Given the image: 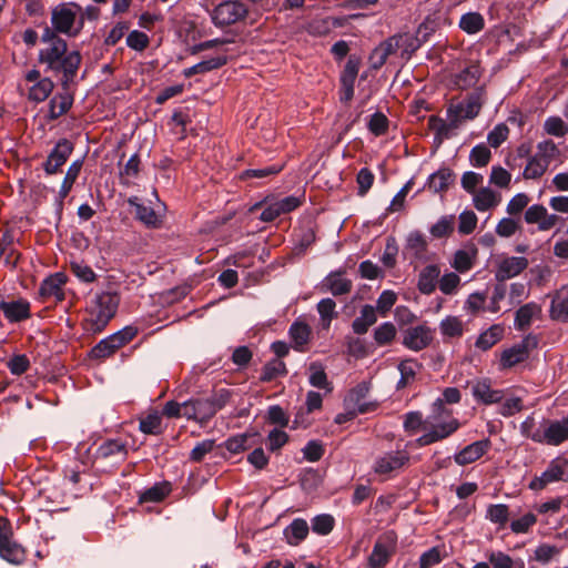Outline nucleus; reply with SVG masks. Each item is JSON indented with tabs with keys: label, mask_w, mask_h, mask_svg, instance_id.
<instances>
[{
	"label": "nucleus",
	"mask_w": 568,
	"mask_h": 568,
	"mask_svg": "<svg viewBox=\"0 0 568 568\" xmlns=\"http://www.w3.org/2000/svg\"><path fill=\"white\" fill-rule=\"evenodd\" d=\"M361 60L356 55H351L341 74V83H354L358 74Z\"/></svg>",
	"instance_id": "obj_61"
},
{
	"label": "nucleus",
	"mask_w": 568,
	"mask_h": 568,
	"mask_svg": "<svg viewBox=\"0 0 568 568\" xmlns=\"http://www.w3.org/2000/svg\"><path fill=\"white\" fill-rule=\"evenodd\" d=\"M172 491L170 481L155 483L152 487L146 488L139 496V501L143 503H160Z\"/></svg>",
	"instance_id": "obj_35"
},
{
	"label": "nucleus",
	"mask_w": 568,
	"mask_h": 568,
	"mask_svg": "<svg viewBox=\"0 0 568 568\" xmlns=\"http://www.w3.org/2000/svg\"><path fill=\"white\" fill-rule=\"evenodd\" d=\"M430 416L426 419L423 418V414L418 410L408 412L404 416L403 427L407 433H416L418 429L427 430L430 425Z\"/></svg>",
	"instance_id": "obj_45"
},
{
	"label": "nucleus",
	"mask_w": 568,
	"mask_h": 568,
	"mask_svg": "<svg viewBox=\"0 0 568 568\" xmlns=\"http://www.w3.org/2000/svg\"><path fill=\"white\" fill-rule=\"evenodd\" d=\"M345 270L331 272L323 281L325 286L334 296H342L352 291L353 283L351 280L343 277Z\"/></svg>",
	"instance_id": "obj_22"
},
{
	"label": "nucleus",
	"mask_w": 568,
	"mask_h": 568,
	"mask_svg": "<svg viewBox=\"0 0 568 568\" xmlns=\"http://www.w3.org/2000/svg\"><path fill=\"white\" fill-rule=\"evenodd\" d=\"M455 180V173L449 168H442L435 173L430 174L427 181V185L435 193L447 191L449 185Z\"/></svg>",
	"instance_id": "obj_30"
},
{
	"label": "nucleus",
	"mask_w": 568,
	"mask_h": 568,
	"mask_svg": "<svg viewBox=\"0 0 568 568\" xmlns=\"http://www.w3.org/2000/svg\"><path fill=\"white\" fill-rule=\"evenodd\" d=\"M234 392L229 388L214 389L206 397L197 398V414L201 416V425L207 424L215 414L223 409L233 397Z\"/></svg>",
	"instance_id": "obj_7"
},
{
	"label": "nucleus",
	"mask_w": 568,
	"mask_h": 568,
	"mask_svg": "<svg viewBox=\"0 0 568 568\" xmlns=\"http://www.w3.org/2000/svg\"><path fill=\"white\" fill-rule=\"evenodd\" d=\"M549 315L554 321L568 323V287H561L555 293Z\"/></svg>",
	"instance_id": "obj_24"
},
{
	"label": "nucleus",
	"mask_w": 568,
	"mask_h": 568,
	"mask_svg": "<svg viewBox=\"0 0 568 568\" xmlns=\"http://www.w3.org/2000/svg\"><path fill=\"white\" fill-rule=\"evenodd\" d=\"M561 552V548L549 544H540L534 554V559L542 565H547L552 558Z\"/></svg>",
	"instance_id": "obj_62"
},
{
	"label": "nucleus",
	"mask_w": 568,
	"mask_h": 568,
	"mask_svg": "<svg viewBox=\"0 0 568 568\" xmlns=\"http://www.w3.org/2000/svg\"><path fill=\"white\" fill-rule=\"evenodd\" d=\"M455 216L444 215L432 227L429 232L435 239H443L449 236L454 232Z\"/></svg>",
	"instance_id": "obj_51"
},
{
	"label": "nucleus",
	"mask_w": 568,
	"mask_h": 568,
	"mask_svg": "<svg viewBox=\"0 0 568 568\" xmlns=\"http://www.w3.org/2000/svg\"><path fill=\"white\" fill-rule=\"evenodd\" d=\"M548 165L549 163L547 159L545 160L542 158H539V155L530 156L524 170L523 176L526 180L538 179L546 172Z\"/></svg>",
	"instance_id": "obj_50"
},
{
	"label": "nucleus",
	"mask_w": 568,
	"mask_h": 568,
	"mask_svg": "<svg viewBox=\"0 0 568 568\" xmlns=\"http://www.w3.org/2000/svg\"><path fill=\"white\" fill-rule=\"evenodd\" d=\"M490 447L491 442L489 438L474 442L455 454L454 460L459 466L471 464L483 457L490 449Z\"/></svg>",
	"instance_id": "obj_15"
},
{
	"label": "nucleus",
	"mask_w": 568,
	"mask_h": 568,
	"mask_svg": "<svg viewBox=\"0 0 568 568\" xmlns=\"http://www.w3.org/2000/svg\"><path fill=\"white\" fill-rule=\"evenodd\" d=\"M480 78L479 65L471 64L463 69L456 77V83L463 89L473 87Z\"/></svg>",
	"instance_id": "obj_52"
},
{
	"label": "nucleus",
	"mask_w": 568,
	"mask_h": 568,
	"mask_svg": "<svg viewBox=\"0 0 568 568\" xmlns=\"http://www.w3.org/2000/svg\"><path fill=\"white\" fill-rule=\"evenodd\" d=\"M150 44V38L146 33L133 30L126 37V45L135 51H144Z\"/></svg>",
	"instance_id": "obj_64"
},
{
	"label": "nucleus",
	"mask_w": 568,
	"mask_h": 568,
	"mask_svg": "<svg viewBox=\"0 0 568 568\" xmlns=\"http://www.w3.org/2000/svg\"><path fill=\"white\" fill-rule=\"evenodd\" d=\"M538 339L535 335L528 334L518 344L505 349L500 355V366L503 369L511 368L517 364L525 362L531 349L536 348Z\"/></svg>",
	"instance_id": "obj_9"
},
{
	"label": "nucleus",
	"mask_w": 568,
	"mask_h": 568,
	"mask_svg": "<svg viewBox=\"0 0 568 568\" xmlns=\"http://www.w3.org/2000/svg\"><path fill=\"white\" fill-rule=\"evenodd\" d=\"M73 143L68 139H60L54 148L50 151L43 163V170L48 175L57 174L65 164L69 156L73 152Z\"/></svg>",
	"instance_id": "obj_12"
},
{
	"label": "nucleus",
	"mask_w": 568,
	"mask_h": 568,
	"mask_svg": "<svg viewBox=\"0 0 568 568\" xmlns=\"http://www.w3.org/2000/svg\"><path fill=\"white\" fill-rule=\"evenodd\" d=\"M54 89V83L50 78H42L29 90V99L34 102H43L49 98Z\"/></svg>",
	"instance_id": "obj_43"
},
{
	"label": "nucleus",
	"mask_w": 568,
	"mask_h": 568,
	"mask_svg": "<svg viewBox=\"0 0 568 568\" xmlns=\"http://www.w3.org/2000/svg\"><path fill=\"white\" fill-rule=\"evenodd\" d=\"M310 531V526L307 521L303 518H295L293 521L284 529V537L286 541L292 546H297L303 540L306 539Z\"/></svg>",
	"instance_id": "obj_27"
},
{
	"label": "nucleus",
	"mask_w": 568,
	"mask_h": 568,
	"mask_svg": "<svg viewBox=\"0 0 568 568\" xmlns=\"http://www.w3.org/2000/svg\"><path fill=\"white\" fill-rule=\"evenodd\" d=\"M70 88L62 89L49 102V120L53 121L65 114L72 106L74 98Z\"/></svg>",
	"instance_id": "obj_21"
},
{
	"label": "nucleus",
	"mask_w": 568,
	"mask_h": 568,
	"mask_svg": "<svg viewBox=\"0 0 568 568\" xmlns=\"http://www.w3.org/2000/svg\"><path fill=\"white\" fill-rule=\"evenodd\" d=\"M288 334L294 342V348L303 352L304 346L310 342L312 334L311 327L304 322H294L288 331Z\"/></svg>",
	"instance_id": "obj_36"
},
{
	"label": "nucleus",
	"mask_w": 568,
	"mask_h": 568,
	"mask_svg": "<svg viewBox=\"0 0 568 568\" xmlns=\"http://www.w3.org/2000/svg\"><path fill=\"white\" fill-rule=\"evenodd\" d=\"M310 377L308 382L313 387L321 389H329V382L325 373V368L320 362H313L308 366Z\"/></svg>",
	"instance_id": "obj_49"
},
{
	"label": "nucleus",
	"mask_w": 568,
	"mask_h": 568,
	"mask_svg": "<svg viewBox=\"0 0 568 568\" xmlns=\"http://www.w3.org/2000/svg\"><path fill=\"white\" fill-rule=\"evenodd\" d=\"M287 368L284 362L281 359L268 361L262 368L260 381L263 383H270L278 376H285Z\"/></svg>",
	"instance_id": "obj_46"
},
{
	"label": "nucleus",
	"mask_w": 568,
	"mask_h": 568,
	"mask_svg": "<svg viewBox=\"0 0 568 568\" xmlns=\"http://www.w3.org/2000/svg\"><path fill=\"white\" fill-rule=\"evenodd\" d=\"M490 159L491 152L489 148L484 143H479L470 150L469 162L475 168L486 166L489 163Z\"/></svg>",
	"instance_id": "obj_53"
},
{
	"label": "nucleus",
	"mask_w": 568,
	"mask_h": 568,
	"mask_svg": "<svg viewBox=\"0 0 568 568\" xmlns=\"http://www.w3.org/2000/svg\"><path fill=\"white\" fill-rule=\"evenodd\" d=\"M547 134L562 138L568 133V124L560 116H549L544 122Z\"/></svg>",
	"instance_id": "obj_59"
},
{
	"label": "nucleus",
	"mask_w": 568,
	"mask_h": 568,
	"mask_svg": "<svg viewBox=\"0 0 568 568\" xmlns=\"http://www.w3.org/2000/svg\"><path fill=\"white\" fill-rule=\"evenodd\" d=\"M459 28L468 34H476L485 28L484 17L479 12H467L460 17Z\"/></svg>",
	"instance_id": "obj_41"
},
{
	"label": "nucleus",
	"mask_w": 568,
	"mask_h": 568,
	"mask_svg": "<svg viewBox=\"0 0 568 568\" xmlns=\"http://www.w3.org/2000/svg\"><path fill=\"white\" fill-rule=\"evenodd\" d=\"M120 304L116 292L97 293L87 306L88 316L82 321V328L89 335L102 333L115 316Z\"/></svg>",
	"instance_id": "obj_2"
},
{
	"label": "nucleus",
	"mask_w": 568,
	"mask_h": 568,
	"mask_svg": "<svg viewBox=\"0 0 568 568\" xmlns=\"http://www.w3.org/2000/svg\"><path fill=\"white\" fill-rule=\"evenodd\" d=\"M316 308L321 316L323 328L328 329L332 321L338 315V313L335 311V301L329 297L323 298L317 303Z\"/></svg>",
	"instance_id": "obj_47"
},
{
	"label": "nucleus",
	"mask_w": 568,
	"mask_h": 568,
	"mask_svg": "<svg viewBox=\"0 0 568 568\" xmlns=\"http://www.w3.org/2000/svg\"><path fill=\"white\" fill-rule=\"evenodd\" d=\"M126 443L121 439H106L99 445L94 453L98 463H105L112 466L123 463L128 457Z\"/></svg>",
	"instance_id": "obj_10"
},
{
	"label": "nucleus",
	"mask_w": 568,
	"mask_h": 568,
	"mask_svg": "<svg viewBox=\"0 0 568 568\" xmlns=\"http://www.w3.org/2000/svg\"><path fill=\"white\" fill-rule=\"evenodd\" d=\"M498 203L499 197L493 190L488 187H481L474 195V205L479 212L488 211L489 209L496 206Z\"/></svg>",
	"instance_id": "obj_44"
},
{
	"label": "nucleus",
	"mask_w": 568,
	"mask_h": 568,
	"mask_svg": "<svg viewBox=\"0 0 568 568\" xmlns=\"http://www.w3.org/2000/svg\"><path fill=\"white\" fill-rule=\"evenodd\" d=\"M395 336L396 327L390 322H385L381 324L374 331V339L381 346L388 345L389 343H392Z\"/></svg>",
	"instance_id": "obj_58"
},
{
	"label": "nucleus",
	"mask_w": 568,
	"mask_h": 568,
	"mask_svg": "<svg viewBox=\"0 0 568 568\" xmlns=\"http://www.w3.org/2000/svg\"><path fill=\"white\" fill-rule=\"evenodd\" d=\"M528 266V260L521 256H509L503 258L495 272L497 282L505 283L507 280L519 275Z\"/></svg>",
	"instance_id": "obj_13"
},
{
	"label": "nucleus",
	"mask_w": 568,
	"mask_h": 568,
	"mask_svg": "<svg viewBox=\"0 0 568 568\" xmlns=\"http://www.w3.org/2000/svg\"><path fill=\"white\" fill-rule=\"evenodd\" d=\"M509 507L505 504H493L487 507L486 519L497 525L498 528H505L509 521Z\"/></svg>",
	"instance_id": "obj_42"
},
{
	"label": "nucleus",
	"mask_w": 568,
	"mask_h": 568,
	"mask_svg": "<svg viewBox=\"0 0 568 568\" xmlns=\"http://www.w3.org/2000/svg\"><path fill=\"white\" fill-rule=\"evenodd\" d=\"M131 207L134 209V216L138 221L149 229H160L162 226V216L154 209L140 202L138 196H131L128 200Z\"/></svg>",
	"instance_id": "obj_17"
},
{
	"label": "nucleus",
	"mask_w": 568,
	"mask_h": 568,
	"mask_svg": "<svg viewBox=\"0 0 568 568\" xmlns=\"http://www.w3.org/2000/svg\"><path fill=\"white\" fill-rule=\"evenodd\" d=\"M369 392V384L366 382H362L357 384L354 388H352L348 395L345 397V406L346 408L355 407L357 412L361 414H366L375 410V403H365L363 402Z\"/></svg>",
	"instance_id": "obj_18"
},
{
	"label": "nucleus",
	"mask_w": 568,
	"mask_h": 568,
	"mask_svg": "<svg viewBox=\"0 0 568 568\" xmlns=\"http://www.w3.org/2000/svg\"><path fill=\"white\" fill-rule=\"evenodd\" d=\"M440 332L447 337H459L463 335V323L456 316H447L440 322Z\"/></svg>",
	"instance_id": "obj_60"
},
{
	"label": "nucleus",
	"mask_w": 568,
	"mask_h": 568,
	"mask_svg": "<svg viewBox=\"0 0 568 568\" xmlns=\"http://www.w3.org/2000/svg\"><path fill=\"white\" fill-rule=\"evenodd\" d=\"M82 7L75 2L60 3L52 9L51 23L55 31L77 37L83 29V16L78 17Z\"/></svg>",
	"instance_id": "obj_3"
},
{
	"label": "nucleus",
	"mask_w": 568,
	"mask_h": 568,
	"mask_svg": "<svg viewBox=\"0 0 568 568\" xmlns=\"http://www.w3.org/2000/svg\"><path fill=\"white\" fill-rule=\"evenodd\" d=\"M38 61L45 65V72L62 74L61 89H67L74 82L82 55L78 50L69 51L67 42H58V45L41 49Z\"/></svg>",
	"instance_id": "obj_1"
},
{
	"label": "nucleus",
	"mask_w": 568,
	"mask_h": 568,
	"mask_svg": "<svg viewBox=\"0 0 568 568\" xmlns=\"http://www.w3.org/2000/svg\"><path fill=\"white\" fill-rule=\"evenodd\" d=\"M406 248L414 252L418 260L423 258L428 250V242L420 231H412L406 237Z\"/></svg>",
	"instance_id": "obj_39"
},
{
	"label": "nucleus",
	"mask_w": 568,
	"mask_h": 568,
	"mask_svg": "<svg viewBox=\"0 0 568 568\" xmlns=\"http://www.w3.org/2000/svg\"><path fill=\"white\" fill-rule=\"evenodd\" d=\"M256 436H258L257 433L252 434V435L251 434H242V435L233 436L225 440L224 446L230 453L239 454L243 450L248 449L252 445L248 443V440Z\"/></svg>",
	"instance_id": "obj_55"
},
{
	"label": "nucleus",
	"mask_w": 568,
	"mask_h": 568,
	"mask_svg": "<svg viewBox=\"0 0 568 568\" xmlns=\"http://www.w3.org/2000/svg\"><path fill=\"white\" fill-rule=\"evenodd\" d=\"M477 250L474 247L471 252L458 250L454 255L452 266L459 273H465L473 267V258L476 256Z\"/></svg>",
	"instance_id": "obj_54"
},
{
	"label": "nucleus",
	"mask_w": 568,
	"mask_h": 568,
	"mask_svg": "<svg viewBox=\"0 0 568 568\" xmlns=\"http://www.w3.org/2000/svg\"><path fill=\"white\" fill-rule=\"evenodd\" d=\"M438 417L439 416L436 417L434 414V416L430 418L429 428L425 434L415 440L417 447L428 446L436 442L443 440L453 435L460 427V423L456 418H452L450 420L444 423H437L436 420Z\"/></svg>",
	"instance_id": "obj_8"
},
{
	"label": "nucleus",
	"mask_w": 568,
	"mask_h": 568,
	"mask_svg": "<svg viewBox=\"0 0 568 568\" xmlns=\"http://www.w3.org/2000/svg\"><path fill=\"white\" fill-rule=\"evenodd\" d=\"M485 95L484 87L475 88L466 95L465 100L462 102L464 103V118L474 120L479 114L485 101Z\"/></svg>",
	"instance_id": "obj_25"
},
{
	"label": "nucleus",
	"mask_w": 568,
	"mask_h": 568,
	"mask_svg": "<svg viewBox=\"0 0 568 568\" xmlns=\"http://www.w3.org/2000/svg\"><path fill=\"white\" fill-rule=\"evenodd\" d=\"M503 333L500 325H493L478 336L475 345L481 351H488L501 339Z\"/></svg>",
	"instance_id": "obj_40"
},
{
	"label": "nucleus",
	"mask_w": 568,
	"mask_h": 568,
	"mask_svg": "<svg viewBox=\"0 0 568 568\" xmlns=\"http://www.w3.org/2000/svg\"><path fill=\"white\" fill-rule=\"evenodd\" d=\"M430 329L425 325L407 328L404 332L403 345L412 351L418 352L426 348L432 342Z\"/></svg>",
	"instance_id": "obj_16"
},
{
	"label": "nucleus",
	"mask_w": 568,
	"mask_h": 568,
	"mask_svg": "<svg viewBox=\"0 0 568 568\" xmlns=\"http://www.w3.org/2000/svg\"><path fill=\"white\" fill-rule=\"evenodd\" d=\"M541 474L549 484L560 480H568V459L562 457L554 458L550 460L547 469Z\"/></svg>",
	"instance_id": "obj_33"
},
{
	"label": "nucleus",
	"mask_w": 568,
	"mask_h": 568,
	"mask_svg": "<svg viewBox=\"0 0 568 568\" xmlns=\"http://www.w3.org/2000/svg\"><path fill=\"white\" fill-rule=\"evenodd\" d=\"M227 63L226 55L213 57L207 60H203L190 68L183 70V75L185 78H192L195 74H204L210 71L222 68Z\"/></svg>",
	"instance_id": "obj_29"
},
{
	"label": "nucleus",
	"mask_w": 568,
	"mask_h": 568,
	"mask_svg": "<svg viewBox=\"0 0 568 568\" xmlns=\"http://www.w3.org/2000/svg\"><path fill=\"white\" fill-rule=\"evenodd\" d=\"M398 254V244L394 236L386 239L385 251L382 255V263L387 267L392 268L396 264V256Z\"/></svg>",
	"instance_id": "obj_63"
},
{
	"label": "nucleus",
	"mask_w": 568,
	"mask_h": 568,
	"mask_svg": "<svg viewBox=\"0 0 568 568\" xmlns=\"http://www.w3.org/2000/svg\"><path fill=\"white\" fill-rule=\"evenodd\" d=\"M409 453L405 449L387 452L378 456L374 463V471L377 475L390 477L409 463Z\"/></svg>",
	"instance_id": "obj_11"
},
{
	"label": "nucleus",
	"mask_w": 568,
	"mask_h": 568,
	"mask_svg": "<svg viewBox=\"0 0 568 568\" xmlns=\"http://www.w3.org/2000/svg\"><path fill=\"white\" fill-rule=\"evenodd\" d=\"M545 420L547 445L559 446L568 440V417L562 420Z\"/></svg>",
	"instance_id": "obj_23"
},
{
	"label": "nucleus",
	"mask_w": 568,
	"mask_h": 568,
	"mask_svg": "<svg viewBox=\"0 0 568 568\" xmlns=\"http://www.w3.org/2000/svg\"><path fill=\"white\" fill-rule=\"evenodd\" d=\"M82 165V160H75L68 168V171L59 190L58 207L60 212L63 209V200L69 195L70 191L72 190V186L81 172Z\"/></svg>",
	"instance_id": "obj_26"
},
{
	"label": "nucleus",
	"mask_w": 568,
	"mask_h": 568,
	"mask_svg": "<svg viewBox=\"0 0 568 568\" xmlns=\"http://www.w3.org/2000/svg\"><path fill=\"white\" fill-rule=\"evenodd\" d=\"M210 13L212 23L217 28H224L242 21L248 14V8L239 0H226L212 10L206 9Z\"/></svg>",
	"instance_id": "obj_6"
},
{
	"label": "nucleus",
	"mask_w": 568,
	"mask_h": 568,
	"mask_svg": "<svg viewBox=\"0 0 568 568\" xmlns=\"http://www.w3.org/2000/svg\"><path fill=\"white\" fill-rule=\"evenodd\" d=\"M30 303L24 298L0 300V310L10 323H20L31 317Z\"/></svg>",
	"instance_id": "obj_14"
},
{
	"label": "nucleus",
	"mask_w": 568,
	"mask_h": 568,
	"mask_svg": "<svg viewBox=\"0 0 568 568\" xmlns=\"http://www.w3.org/2000/svg\"><path fill=\"white\" fill-rule=\"evenodd\" d=\"M139 429L146 435H161L163 432L161 415L158 412H153L140 418Z\"/></svg>",
	"instance_id": "obj_48"
},
{
	"label": "nucleus",
	"mask_w": 568,
	"mask_h": 568,
	"mask_svg": "<svg viewBox=\"0 0 568 568\" xmlns=\"http://www.w3.org/2000/svg\"><path fill=\"white\" fill-rule=\"evenodd\" d=\"M440 274L438 265L430 264L424 267L418 275L417 287L422 294L429 295L436 288V282Z\"/></svg>",
	"instance_id": "obj_28"
},
{
	"label": "nucleus",
	"mask_w": 568,
	"mask_h": 568,
	"mask_svg": "<svg viewBox=\"0 0 568 568\" xmlns=\"http://www.w3.org/2000/svg\"><path fill=\"white\" fill-rule=\"evenodd\" d=\"M398 536L395 530H386L381 534L367 558L368 568H385L396 554Z\"/></svg>",
	"instance_id": "obj_5"
},
{
	"label": "nucleus",
	"mask_w": 568,
	"mask_h": 568,
	"mask_svg": "<svg viewBox=\"0 0 568 568\" xmlns=\"http://www.w3.org/2000/svg\"><path fill=\"white\" fill-rule=\"evenodd\" d=\"M377 321L376 310L366 304L361 308V315L352 323L353 332L357 335L366 334L368 328Z\"/></svg>",
	"instance_id": "obj_31"
},
{
	"label": "nucleus",
	"mask_w": 568,
	"mask_h": 568,
	"mask_svg": "<svg viewBox=\"0 0 568 568\" xmlns=\"http://www.w3.org/2000/svg\"><path fill=\"white\" fill-rule=\"evenodd\" d=\"M136 326L128 325L122 329L101 339L89 352V357L93 361L103 362L114 355L121 347L129 344L138 335Z\"/></svg>",
	"instance_id": "obj_4"
},
{
	"label": "nucleus",
	"mask_w": 568,
	"mask_h": 568,
	"mask_svg": "<svg viewBox=\"0 0 568 568\" xmlns=\"http://www.w3.org/2000/svg\"><path fill=\"white\" fill-rule=\"evenodd\" d=\"M422 367V364L418 363L416 359L413 358H406L402 361L397 369L400 374V378L396 384V389L400 390L407 387L416 377L417 369Z\"/></svg>",
	"instance_id": "obj_32"
},
{
	"label": "nucleus",
	"mask_w": 568,
	"mask_h": 568,
	"mask_svg": "<svg viewBox=\"0 0 568 568\" xmlns=\"http://www.w3.org/2000/svg\"><path fill=\"white\" fill-rule=\"evenodd\" d=\"M474 398L485 405L500 403L504 398V390L493 389L490 379L477 381L471 388Z\"/></svg>",
	"instance_id": "obj_20"
},
{
	"label": "nucleus",
	"mask_w": 568,
	"mask_h": 568,
	"mask_svg": "<svg viewBox=\"0 0 568 568\" xmlns=\"http://www.w3.org/2000/svg\"><path fill=\"white\" fill-rule=\"evenodd\" d=\"M335 525V519L332 515L321 514L312 519V530L321 536L328 535Z\"/></svg>",
	"instance_id": "obj_56"
},
{
	"label": "nucleus",
	"mask_w": 568,
	"mask_h": 568,
	"mask_svg": "<svg viewBox=\"0 0 568 568\" xmlns=\"http://www.w3.org/2000/svg\"><path fill=\"white\" fill-rule=\"evenodd\" d=\"M67 275L64 273L58 272L53 275H50L40 285L39 294L42 298L54 297L57 302H62L64 300L63 286L67 283Z\"/></svg>",
	"instance_id": "obj_19"
},
{
	"label": "nucleus",
	"mask_w": 568,
	"mask_h": 568,
	"mask_svg": "<svg viewBox=\"0 0 568 568\" xmlns=\"http://www.w3.org/2000/svg\"><path fill=\"white\" fill-rule=\"evenodd\" d=\"M367 128L375 136H381L387 133L389 121L384 113L375 112L371 115Z\"/></svg>",
	"instance_id": "obj_57"
},
{
	"label": "nucleus",
	"mask_w": 568,
	"mask_h": 568,
	"mask_svg": "<svg viewBox=\"0 0 568 568\" xmlns=\"http://www.w3.org/2000/svg\"><path fill=\"white\" fill-rule=\"evenodd\" d=\"M0 557L10 564L19 565L26 559V550L20 544L10 538L0 546Z\"/></svg>",
	"instance_id": "obj_37"
},
{
	"label": "nucleus",
	"mask_w": 568,
	"mask_h": 568,
	"mask_svg": "<svg viewBox=\"0 0 568 568\" xmlns=\"http://www.w3.org/2000/svg\"><path fill=\"white\" fill-rule=\"evenodd\" d=\"M462 398L460 390L456 387H447L443 392V398H437L433 404V413L437 416H443L445 414H449V412L445 408V403L447 404H456L459 403Z\"/></svg>",
	"instance_id": "obj_38"
},
{
	"label": "nucleus",
	"mask_w": 568,
	"mask_h": 568,
	"mask_svg": "<svg viewBox=\"0 0 568 568\" xmlns=\"http://www.w3.org/2000/svg\"><path fill=\"white\" fill-rule=\"evenodd\" d=\"M541 312V307L535 303L529 302L520 306L515 314V327L518 331L527 329L532 321V317Z\"/></svg>",
	"instance_id": "obj_34"
}]
</instances>
